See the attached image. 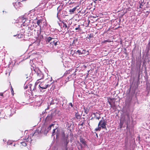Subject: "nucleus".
<instances>
[{
    "label": "nucleus",
    "mask_w": 150,
    "mask_h": 150,
    "mask_svg": "<svg viewBox=\"0 0 150 150\" xmlns=\"http://www.w3.org/2000/svg\"><path fill=\"white\" fill-rule=\"evenodd\" d=\"M53 126V124H51V125H50L49 126V127H48V128H49V129H51V127H52V126Z\"/></svg>",
    "instance_id": "c756f323"
},
{
    "label": "nucleus",
    "mask_w": 150,
    "mask_h": 150,
    "mask_svg": "<svg viewBox=\"0 0 150 150\" xmlns=\"http://www.w3.org/2000/svg\"><path fill=\"white\" fill-rule=\"evenodd\" d=\"M54 38L50 37H46L45 38V40L47 44H50V45L54 39Z\"/></svg>",
    "instance_id": "1a4fd4ad"
},
{
    "label": "nucleus",
    "mask_w": 150,
    "mask_h": 150,
    "mask_svg": "<svg viewBox=\"0 0 150 150\" xmlns=\"http://www.w3.org/2000/svg\"><path fill=\"white\" fill-rule=\"evenodd\" d=\"M44 21L43 19H40L39 20H37L36 22L37 24L40 27V30H38V31L37 32V34L38 37H40V38L41 39V38H43V36L42 35H41V24L42 23V21Z\"/></svg>",
    "instance_id": "39448f33"
},
{
    "label": "nucleus",
    "mask_w": 150,
    "mask_h": 150,
    "mask_svg": "<svg viewBox=\"0 0 150 150\" xmlns=\"http://www.w3.org/2000/svg\"><path fill=\"white\" fill-rule=\"evenodd\" d=\"M56 129H54L53 130V132H52V135H54V133H55V131Z\"/></svg>",
    "instance_id": "7c9ffc66"
},
{
    "label": "nucleus",
    "mask_w": 150,
    "mask_h": 150,
    "mask_svg": "<svg viewBox=\"0 0 150 150\" xmlns=\"http://www.w3.org/2000/svg\"><path fill=\"white\" fill-rule=\"evenodd\" d=\"M26 15V14H25V16Z\"/></svg>",
    "instance_id": "3c124183"
},
{
    "label": "nucleus",
    "mask_w": 150,
    "mask_h": 150,
    "mask_svg": "<svg viewBox=\"0 0 150 150\" xmlns=\"http://www.w3.org/2000/svg\"><path fill=\"white\" fill-rule=\"evenodd\" d=\"M105 41H106V42H110L109 41V40H105Z\"/></svg>",
    "instance_id": "58836bf2"
},
{
    "label": "nucleus",
    "mask_w": 150,
    "mask_h": 150,
    "mask_svg": "<svg viewBox=\"0 0 150 150\" xmlns=\"http://www.w3.org/2000/svg\"><path fill=\"white\" fill-rule=\"evenodd\" d=\"M79 27H80V25H78V27H77L76 28H75V30H80L81 29V28H80Z\"/></svg>",
    "instance_id": "393cba45"
},
{
    "label": "nucleus",
    "mask_w": 150,
    "mask_h": 150,
    "mask_svg": "<svg viewBox=\"0 0 150 150\" xmlns=\"http://www.w3.org/2000/svg\"><path fill=\"white\" fill-rule=\"evenodd\" d=\"M58 14V12H57V18L59 20V21H61V20H60V18H59V17Z\"/></svg>",
    "instance_id": "bb28decb"
},
{
    "label": "nucleus",
    "mask_w": 150,
    "mask_h": 150,
    "mask_svg": "<svg viewBox=\"0 0 150 150\" xmlns=\"http://www.w3.org/2000/svg\"><path fill=\"white\" fill-rule=\"evenodd\" d=\"M84 109L85 110V108H84Z\"/></svg>",
    "instance_id": "6e6d98bb"
},
{
    "label": "nucleus",
    "mask_w": 150,
    "mask_h": 150,
    "mask_svg": "<svg viewBox=\"0 0 150 150\" xmlns=\"http://www.w3.org/2000/svg\"><path fill=\"white\" fill-rule=\"evenodd\" d=\"M50 46L53 47L54 46H57V45H59L60 44L59 40L57 38H54L53 40L51 42Z\"/></svg>",
    "instance_id": "0eeeda50"
},
{
    "label": "nucleus",
    "mask_w": 150,
    "mask_h": 150,
    "mask_svg": "<svg viewBox=\"0 0 150 150\" xmlns=\"http://www.w3.org/2000/svg\"><path fill=\"white\" fill-rule=\"evenodd\" d=\"M29 87L30 88V90H32V88H31V86H32V85H31L30 84V85H29Z\"/></svg>",
    "instance_id": "473e14b6"
},
{
    "label": "nucleus",
    "mask_w": 150,
    "mask_h": 150,
    "mask_svg": "<svg viewBox=\"0 0 150 150\" xmlns=\"http://www.w3.org/2000/svg\"><path fill=\"white\" fill-rule=\"evenodd\" d=\"M63 134H64V136H65V134H64V132H63Z\"/></svg>",
    "instance_id": "a18cd8bd"
},
{
    "label": "nucleus",
    "mask_w": 150,
    "mask_h": 150,
    "mask_svg": "<svg viewBox=\"0 0 150 150\" xmlns=\"http://www.w3.org/2000/svg\"><path fill=\"white\" fill-rule=\"evenodd\" d=\"M138 71V76L139 77L140 75L141 74V70L140 69H138V70H137Z\"/></svg>",
    "instance_id": "b1692460"
},
{
    "label": "nucleus",
    "mask_w": 150,
    "mask_h": 150,
    "mask_svg": "<svg viewBox=\"0 0 150 150\" xmlns=\"http://www.w3.org/2000/svg\"><path fill=\"white\" fill-rule=\"evenodd\" d=\"M86 51V50L85 49H84L82 50V52H84L85 53V52Z\"/></svg>",
    "instance_id": "e433bc0d"
},
{
    "label": "nucleus",
    "mask_w": 150,
    "mask_h": 150,
    "mask_svg": "<svg viewBox=\"0 0 150 150\" xmlns=\"http://www.w3.org/2000/svg\"><path fill=\"white\" fill-rule=\"evenodd\" d=\"M27 16L28 18L31 19L32 20L34 21L37 18V17L35 14L34 11H30L29 13L27 15Z\"/></svg>",
    "instance_id": "423d86ee"
},
{
    "label": "nucleus",
    "mask_w": 150,
    "mask_h": 150,
    "mask_svg": "<svg viewBox=\"0 0 150 150\" xmlns=\"http://www.w3.org/2000/svg\"><path fill=\"white\" fill-rule=\"evenodd\" d=\"M71 106L72 107V104H70Z\"/></svg>",
    "instance_id": "c03bdc74"
},
{
    "label": "nucleus",
    "mask_w": 150,
    "mask_h": 150,
    "mask_svg": "<svg viewBox=\"0 0 150 150\" xmlns=\"http://www.w3.org/2000/svg\"><path fill=\"white\" fill-rule=\"evenodd\" d=\"M24 146H25L26 145V143L25 142H22L21 143Z\"/></svg>",
    "instance_id": "c85d7f7f"
},
{
    "label": "nucleus",
    "mask_w": 150,
    "mask_h": 150,
    "mask_svg": "<svg viewBox=\"0 0 150 150\" xmlns=\"http://www.w3.org/2000/svg\"><path fill=\"white\" fill-rule=\"evenodd\" d=\"M102 42L103 43H105L106 42V41H105V40H103V41H102Z\"/></svg>",
    "instance_id": "4c0bfd02"
},
{
    "label": "nucleus",
    "mask_w": 150,
    "mask_h": 150,
    "mask_svg": "<svg viewBox=\"0 0 150 150\" xmlns=\"http://www.w3.org/2000/svg\"><path fill=\"white\" fill-rule=\"evenodd\" d=\"M59 101H60V103H67V100L65 99V98H60L59 99Z\"/></svg>",
    "instance_id": "4468645a"
},
{
    "label": "nucleus",
    "mask_w": 150,
    "mask_h": 150,
    "mask_svg": "<svg viewBox=\"0 0 150 150\" xmlns=\"http://www.w3.org/2000/svg\"><path fill=\"white\" fill-rule=\"evenodd\" d=\"M23 35L22 34H19L17 36V37L18 38H21L23 37Z\"/></svg>",
    "instance_id": "4be33fe9"
},
{
    "label": "nucleus",
    "mask_w": 150,
    "mask_h": 150,
    "mask_svg": "<svg viewBox=\"0 0 150 150\" xmlns=\"http://www.w3.org/2000/svg\"><path fill=\"white\" fill-rule=\"evenodd\" d=\"M122 125L121 126V127H120L121 128L122 127Z\"/></svg>",
    "instance_id": "5fc2aeb1"
},
{
    "label": "nucleus",
    "mask_w": 150,
    "mask_h": 150,
    "mask_svg": "<svg viewBox=\"0 0 150 150\" xmlns=\"http://www.w3.org/2000/svg\"><path fill=\"white\" fill-rule=\"evenodd\" d=\"M148 12V13H149V11H147V12Z\"/></svg>",
    "instance_id": "8fccbe9b"
},
{
    "label": "nucleus",
    "mask_w": 150,
    "mask_h": 150,
    "mask_svg": "<svg viewBox=\"0 0 150 150\" xmlns=\"http://www.w3.org/2000/svg\"><path fill=\"white\" fill-rule=\"evenodd\" d=\"M96 136H97V137H98V135L97 134H96Z\"/></svg>",
    "instance_id": "de8ad7c7"
},
{
    "label": "nucleus",
    "mask_w": 150,
    "mask_h": 150,
    "mask_svg": "<svg viewBox=\"0 0 150 150\" xmlns=\"http://www.w3.org/2000/svg\"><path fill=\"white\" fill-rule=\"evenodd\" d=\"M97 118L98 120L99 119V118L98 117H97Z\"/></svg>",
    "instance_id": "49530a36"
},
{
    "label": "nucleus",
    "mask_w": 150,
    "mask_h": 150,
    "mask_svg": "<svg viewBox=\"0 0 150 150\" xmlns=\"http://www.w3.org/2000/svg\"><path fill=\"white\" fill-rule=\"evenodd\" d=\"M15 4L17 6H21V4L20 2H16Z\"/></svg>",
    "instance_id": "5701e85b"
},
{
    "label": "nucleus",
    "mask_w": 150,
    "mask_h": 150,
    "mask_svg": "<svg viewBox=\"0 0 150 150\" xmlns=\"http://www.w3.org/2000/svg\"><path fill=\"white\" fill-rule=\"evenodd\" d=\"M108 101L109 103H115V99H111L110 98H108Z\"/></svg>",
    "instance_id": "2eb2a0df"
},
{
    "label": "nucleus",
    "mask_w": 150,
    "mask_h": 150,
    "mask_svg": "<svg viewBox=\"0 0 150 150\" xmlns=\"http://www.w3.org/2000/svg\"><path fill=\"white\" fill-rule=\"evenodd\" d=\"M75 116L76 118L77 119H79L81 117V115L78 112L76 113Z\"/></svg>",
    "instance_id": "f3484780"
},
{
    "label": "nucleus",
    "mask_w": 150,
    "mask_h": 150,
    "mask_svg": "<svg viewBox=\"0 0 150 150\" xmlns=\"http://www.w3.org/2000/svg\"><path fill=\"white\" fill-rule=\"evenodd\" d=\"M75 71L73 72V73L71 72H72L71 71L69 70L68 71H66L64 73L63 77L66 76L67 77L66 78L65 81L67 82L69 81H70L72 79H74L76 78V74Z\"/></svg>",
    "instance_id": "f257e3e1"
},
{
    "label": "nucleus",
    "mask_w": 150,
    "mask_h": 150,
    "mask_svg": "<svg viewBox=\"0 0 150 150\" xmlns=\"http://www.w3.org/2000/svg\"><path fill=\"white\" fill-rule=\"evenodd\" d=\"M64 0V1H67V0Z\"/></svg>",
    "instance_id": "4d7b16f0"
},
{
    "label": "nucleus",
    "mask_w": 150,
    "mask_h": 150,
    "mask_svg": "<svg viewBox=\"0 0 150 150\" xmlns=\"http://www.w3.org/2000/svg\"><path fill=\"white\" fill-rule=\"evenodd\" d=\"M29 18L22 17L19 18V21L23 23V25L26 26L29 25V23H33V21H31V20L28 19Z\"/></svg>",
    "instance_id": "20e7f679"
},
{
    "label": "nucleus",
    "mask_w": 150,
    "mask_h": 150,
    "mask_svg": "<svg viewBox=\"0 0 150 150\" xmlns=\"http://www.w3.org/2000/svg\"><path fill=\"white\" fill-rule=\"evenodd\" d=\"M11 92H12V91H13V89L12 88H11Z\"/></svg>",
    "instance_id": "a19ab883"
},
{
    "label": "nucleus",
    "mask_w": 150,
    "mask_h": 150,
    "mask_svg": "<svg viewBox=\"0 0 150 150\" xmlns=\"http://www.w3.org/2000/svg\"><path fill=\"white\" fill-rule=\"evenodd\" d=\"M141 61H137L136 62V66L137 70L138 69H140L141 66Z\"/></svg>",
    "instance_id": "9d476101"
},
{
    "label": "nucleus",
    "mask_w": 150,
    "mask_h": 150,
    "mask_svg": "<svg viewBox=\"0 0 150 150\" xmlns=\"http://www.w3.org/2000/svg\"><path fill=\"white\" fill-rule=\"evenodd\" d=\"M106 125L107 121H105L104 119L102 120L99 122L98 125V127L95 129V131H100L101 130V128L106 130H107L106 127Z\"/></svg>",
    "instance_id": "f03ea898"
},
{
    "label": "nucleus",
    "mask_w": 150,
    "mask_h": 150,
    "mask_svg": "<svg viewBox=\"0 0 150 150\" xmlns=\"http://www.w3.org/2000/svg\"><path fill=\"white\" fill-rule=\"evenodd\" d=\"M62 150H68V147L66 146V147H64L62 149Z\"/></svg>",
    "instance_id": "a878e982"
},
{
    "label": "nucleus",
    "mask_w": 150,
    "mask_h": 150,
    "mask_svg": "<svg viewBox=\"0 0 150 150\" xmlns=\"http://www.w3.org/2000/svg\"><path fill=\"white\" fill-rule=\"evenodd\" d=\"M76 53H78L79 54V55H81V54H85V53H84V52H81V50H77L76 51Z\"/></svg>",
    "instance_id": "a211bd4d"
},
{
    "label": "nucleus",
    "mask_w": 150,
    "mask_h": 150,
    "mask_svg": "<svg viewBox=\"0 0 150 150\" xmlns=\"http://www.w3.org/2000/svg\"><path fill=\"white\" fill-rule=\"evenodd\" d=\"M0 96H3V93H0Z\"/></svg>",
    "instance_id": "f704fd0d"
},
{
    "label": "nucleus",
    "mask_w": 150,
    "mask_h": 150,
    "mask_svg": "<svg viewBox=\"0 0 150 150\" xmlns=\"http://www.w3.org/2000/svg\"><path fill=\"white\" fill-rule=\"evenodd\" d=\"M98 0H95L94 1V2L95 3H97V1Z\"/></svg>",
    "instance_id": "ea45409f"
},
{
    "label": "nucleus",
    "mask_w": 150,
    "mask_h": 150,
    "mask_svg": "<svg viewBox=\"0 0 150 150\" xmlns=\"http://www.w3.org/2000/svg\"><path fill=\"white\" fill-rule=\"evenodd\" d=\"M45 83V81L44 82H42L40 84H39V86L42 89H45L47 87H49L50 86V85H49V84H46Z\"/></svg>",
    "instance_id": "6e6552de"
},
{
    "label": "nucleus",
    "mask_w": 150,
    "mask_h": 150,
    "mask_svg": "<svg viewBox=\"0 0 150 150\" xmlns=\"http://www.w3.org/2000/svg\"><path fill=\"white\" fill-rule=\"evenodd\" d=\"M59 25H60V23H59Z\"/></svg>",
    "instance_id": "603ef678"
},
{
    "label": "nucleus",
    "mask_w": 150,
    "mask_h": 150,
    "mask_svg": "<svg viewBox=\"0 0 150 150\" xmlns=\"http://www.w3.org/2000/svg\"><path fill=\"white\" fill-rule=\"evenodd\" d=\"M33 71L35 72L34 74L37 75V80L35 84L37 83H39L38 81L42 79L43 78L44 75L42 72L38 69H34Z\"/></svg>",
    "instance_id": "7ed1b4c3"
},
{
    "label": "nucleus",
    "mask_w": 150,
    "mask_h": 150,
    "mask_svg": "<svg viewBox=\"0 0 150 150\" xmlns=\"http://www.w3.org/2000/svg\"><path fill=\"white\" fill-rule=\"evenodd\" d=\"M99 0V1H101V0Z\"/></svg>",
    "instance_id": "13d9d810"
},
{
    "label": "nucleus",
    "mask_w": 150,
    "mask_h": 150,
    "mask_svg": "<svg viewBox=\"0 0 150 150\" xmlns=\"http://www.w3.org/2000/svg\"><path fill=\"white\" fill-rule=\"evenodd\" d=\"M68 135H67L66 137V138L64 140V147H67V144L69 142V140H68Z\"/></svg>",
    "instance_id": "9b49d317"
},
{
    "label": "nucleus",
    "mask_w": 150,
    "mask_h": 150,
    "mask_svg": "<svg viewBox=\"0 0 150 150\" xmlns=\"http://www.w3.org/2000/svg\"><path fill=\"white\" fill-rule=\"evenodd\" d=\"M59 6L57 8V12H58V13L61 11V9H59Z\"/></svg>",
    "instance_id": "cd10ccee"
},
{
    "label": "nucleus",
    "mask_w": 150,
    "mask_h": 150,
    "mask_svg": "<svg viewBox=\"0 0 150 150\" xmlns=\"http://www.w3.org/2000/svg\"><path fill=\"white\" fill-rule=\"evenodd\" d=\"M146 49L148 51L150 50V40H149V43L146 46Z\"/></svg>",
    "instance_id": "dca6fc26"
},
{
    "label": "nucleus",
    "mask_w": 150,
    "mask_h": 150,
    "mask_svg": "<svg viewBox=\"0 0 150 150\" xmlns=\"http://www.w3.org/2000/svg\"><path fill=\"white\" fill-rule=\"evenodd\" d=\"M78 6H76L72 9H70L69 10V12L70 14H72L74 13L75 11L76 10V9L77 8Z\"/></svg>",
    "instance_id": "f8f14e48"
},
{
    "label": "nucleus",
    "mask_w": 150,
    "mask_h": 150,
    "mask_svg": "<svg viewBox=\"0 0 150 150\" xmlns=\"http://www.w3.org/2000/svg\"><path fill=\"white\" fill-rule=\"evenodd\" d=\"M27 86H25V89H26L27 88Z\"/></svg>",
    "instance_id": "37998d69"
},
{
    "label": "nucleus",
    "mask_w": 150,
    "mask_h": 150,
    "mask_svg": "<svg viewBox=\"0 0 150 150\" xmlns=\"http://www.w3.org/2000/svg\"><path fill=\"white\" fill-rule=\"evenodd\" d=\"M92 36L91 35H89V36L87 38L88 39H90L91 38Z\"/></svg>",
    "instance_id": "2f4dec72"
},
{
    "label": "nucleus",
    "mask_w": 150,
    "mask_h": 150,
    "mask_svg": "<svg viewBox=\"0 0 150 150\" xmlns=\"http://www.w3.org/2000/svg\"><path fill=\"white\" fill-rule=\"evenodd\" d=\"M49 116H48L46 118V119L47 120H48L49 119Z\"/></svg>",
    "instance_id": "c9c22d12"
},
{
    "label": "nucleus",
    "mask_w": 150,
    "mask_h": 150,
    "mask_svg": "<svg viewBox=\"0 0 150 150\" xmlns=\"http://www.w3.org/2000/svg\"><path fill=\"white\" fill-rule=\"evenodd\" d=\"M110 104L111 105V104L110 103Z\"/></svg>",
    "instance_id": "864d4df0"
},
{
    "label": "nucleus",
    "mask_w": 150,
    "mask_h": 150,
    "mask_svg": "<svg viewBox=\"0 0 150 150\" xmlns=\"http://www.w3.org/2000/svg\"><path fill=\"white\" fill-rule=\"evenodd\" d=\"M43 22L44 23H45V24H46V23L45 22H44H44Z\"/></svg>",
    "instance_id": "09e8293b"
},
{
    "label": "nucleus",
    "mask_w": 150,
    "mask_h": 150,
    "mask_svg": "<svg viewBox=\"0 0 150 150\" xmlns=\"http://www.w3.org/2000/svg\"><path fill=\"white\" fill-rule=\"evenodd\" d=\"M28 28L29 29H30V30H32L33 29V26H34V25H33V26H32V25H31V26H30L29 25H28Z\"/></svg>",
    "instance_id": "6ab92c4d"
},
{
    "label": "nucleus",
    "mask_w": 150,
    "mask_h": 150,
    "mask_svg": "<svg viewBox=\"0 0 150 150\" xmlns=\"http://www.w3.org/2000/svg\"><path fill=\"white\" fill-rule=\"evenodd\" d=\"M0 96H3V93H0Z\"/></svg>",
    "instance_id": "72a5a7b5"
},
{
    "label": "nucleus",
    "mask_w": 150,
    "mask_h": 150,
    "mask_svg": "<svg viewBox=\"0 0 150 150\" xmlns=\"http://www.w3.org/2000/svg\"><path fill=\"white\" fill-rule=\"evenodd\" d=\"M80 142L83 144H85V141L83 138H81L80 139Z\"/></svg>",
    "instance_id": "aec40b11"
},
{
    "label": "nucleus",
    "mask_w": 150,
    "mask_h": 150,
    "mask_svg": "<svg viewBox=\"0 0 150 150\" xmlns=\"http://www.w3.org/2000/svg\"><path fill=\"white\" fill-rule=\"evenodd\" d=\"M127 125V127H128V123L126 124Z\"/></svg>",
    "instance_id": "79ce46f5"
},
{
    "label": "nucleus",
    "mask_w": 150,
    "mask_h": 150,
    "mask_svg": "<svg viewBox=\"0 0 150 150\" xmlns=\"http://www.w3.org/2000/svg\"><path fill=\"white\" fill-rule=\"evenodd\" d=\"M139 3L140 4V6H139V7L140 8H142V7H143L145 4L144 3V0H141V1H139Z\"/></svg>",
    "instance_id": "ddd939ff"
},
{
    "label": "nucleus",
    "mask_w": 150,
    "mask_h": 150,
    "mask_svg": "<svg viewBox=\"0 0 150 150\" xmlns=\"http://www.w3.org/2000/svg\"><path fill=\"white\" fill-rule=\"evenodd\" d=\"M63 23V27L65 28H68V29L69 28V27H68L67 24L64 22H62Z\"/></svg>",
    "instance_id": "412c9836"
}]
</instances>
